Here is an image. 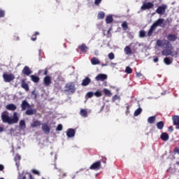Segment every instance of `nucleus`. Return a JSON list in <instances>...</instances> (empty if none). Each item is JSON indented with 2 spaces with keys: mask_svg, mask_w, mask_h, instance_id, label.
<instances>
[{
  "mask_svg": "<svg viewBox=\"0 0 179 179\" xmlns=\"http://www.w3.org/2000/svg\"><path fill=\"white\" fill-rule=\"evenodd\" d=\"M6 114H8V112L6 111L1 113V120L3 122L7 123L9 125H12V124H17V122H19V116H17V113H13V118Z\"/></svg>",
  "mask_w": 179,
  "mask_h": 179,
  "instance_id": "f257e3e1",
  "label": "nucleus"
},
{
  "mask_svg": "<svg viewBox=\"0 0 179 179\" xmlns=\"http://www.w3.org/2000/svg\"><path fill=\"white\" fill-rule=\"evenodd\" d=\"M66 93H71V94H73L75 92H76V87H75V83H69L66 84L65 85V90Z\"/></svg>",
  "mask_w": 179,
  "mask_h": 179,
  "instance_id": "f03ea898",
  "label": "nucleus"
},
{
  "mask_svg": "<svg viewBox=\"0 0 179 179\" xmlns=\"http://www.w3.org/2000/svg\"><path fill=\"white\" fill-rule=\"evenodd\" d=\"M3 79L6 83H9L12 82V80H15V75L12 73L8 74L6 73H4L3 74Z\"/></svg>",
  "mask_w": 179,
  "mask_h": 179,
  "instance_id": "7ed1b4c3",
  "label": "nucleus"
},
{
  "mask_svg": "<svg viewBox=\"0 0 179 179\" xmlns=\"http://www.w3.org/2000/svg\"><path fill=\"white\" fill-rule=\"evenodd\" d=\"M152 26H154L156 29L157 27H166V24L164 23V19L163 18H159L153 24Z\"/></svg>",
  "mask_w": 179,
  "mask_h": 179,
  "instance_id": "20e7f679",
  "label": "nucleus"
},
{
  "mask_svg": "<svg viewBox=\"0 0 179 179\" xmlns=\"http://www.w3.org/2000/svg\"><path fill=\"white\" fill-rule=\"evenodd\" d=\"M166 10H167V5L164 4L162 6H158L155 12L158 15H164L166 13Z\"/></svg>",
  "mask_w": 179,
  "mask_h": 179,
  "instance_id": "39448f33",
  "label": "nucleus"
},
{
  "mask_svg": "<svg viewBox=\"0 0 179 179\" xmlns=\"http://www.w3.org/2000/svg\"><path fill=\"white\" fill-rule=\"evenodd\" d=\"M155 8V4L152 2L144 3L141 9V10H147V9H153Z\"/></svg>",
  "mask_w": 179,
  "mask_h": 179,
  "instance_id": "423d86ee",
  "label": "nucleus"
},
{
  "mask_svg": "<svg viewBox=\"0 0 179 179\" xmlns=\"http://www.w3.org/2000/svg\"><path fill=\"white\" fill-rule=\"evenodd\" d=\"M90 169V170H100V169H101V161H97L96 162L92 164Z\"/></svg>",
  "mask_w": 179,
  "mask_h": 179,
  "instance_id": "0eeeda50",
  "label": "nucleus"
},
{
  "mask_svg": "<svg viewBox=\"0 0 179 179\" xmlns=\"http://www.w3.org/2000/svg\"><path fill=\"white\" fill-rule=\"evenodd\" d=\"M89 50V48L86 45V44L83 43L82 45H79L78 49L76 50L77 52H79V50L80 52H87V50Z\"/></svg>",
  "mask_w": 179,
  "mask_h": 179,
  "instance_id": "6e6552de",
  "label": "nucleus"
},
{
  "mask_svg": "<svg viewBox=\"0 0 179 179\" xmlns=\"http://www.w3.org/2000/svg\"><path fill=\"white\" fill-rule=\"evenodd\" d=\"M31 107V106H30V103H29L27 101L24 100L22 101V103H21L22 111H24L27 108H30Z\"/></svg>",
  "mask_w": 179,
  "mask_h": 179,
  "instance_id": "1a4fd4ad",
  "label": "nucleus"
},
{
  "mask_svg": "<svg viewBox=\"0 0 179 179\" xmlns=\"http://www.w3.org/2000/svg\"><path fill=\"white\" fill-rule=\"evenodd\" d=\"M172 120L173 125L176 127V129H179V115H173L172 117Z\"/></svg>",
  "mask_w": 179,
  "mask_h": 179,
  "instance_id": "9d476101",
  "label": "nucleus"
},
{
  "mask_svg": "<svg viewBox=\"0 0 179 179\" xmlns=\"http://www.w3.org/2000/svg\"><path fill=\"white\" fill-rule=\"evenodd\" d=\"M42 131H43L44 134L48 135V134H50L51 128H50V126L48 124L43 123L42 124Z\"/></svg>",
  "mask_w": 179,
  "mask_h": 179,
  "instance_id": "9b49d317",
  "label": "nucleus"
},
{
  "mask_svg": "<svg viewBox=\"0 0 179 179\" xmlns=\"http://www.w3.org/2000/svg\"><path fill=\"white\" fill-rule=\"evenodd\" d=\"M106 79H107V75L103 73L99 74L96 77H95V80L98 82H104Z\"/></svg>",
  "mask_w": 179,
  "mask_h": 179,
  "instance_id": "f8f14e48",
  "label": "nucleus"
},
{
  "mask_svg": "<svg viewBox=\"0 0 179 179\" xmlns=\"http://www.w3.org/2000/svg\"><path fill=\"white\" fill-rule=\"evenodd\" d=\"M25 114L26 115H36L37 114V110L36 108L27 109Z\"/></svg>",
  "mask_w": 179,
  "mask_h": 179,
  "instance_id": "ddd939ff",
  "label": "nucleus"
},
{
  "mask_svg": "<svg viewBox=\"0 0 179 179\" xmlns=\"http://www.w3.org/2000/svg\"><path fill=\"white\" fill-rule=\"evenodd\" d=\"M177 38H178V37H177V35H176V34H169L167 35L168 41H172L173 43H174V41H176L177 40Z\"/></svg>",
  "mask_w": 179,
  "mask_h": 179,
  "instance_id": "4468645a",
  "label": "nucleus"
},
{
  "mask_svg": "<svg viewBox=\"0 0 179 179\" xmlns=\"http://www.w3.org/2000/svg\"><path fill=\"white\" fill-rule=\"evenodd\" d=\"M75 134H76V131L73 129H69L66 131V136L68 138H73V136H75Z\"/></svg>",
  "mask_w": 179,
  "mask_h": 179,
  "instance_id": "2eb2a0df",
  "label": "nucleus"
},
{
  "mask_svg": "<svg viewBox=\"0 0 179 179\" xmlns=\"http://www.w3.org/2000/svg\"><path fill=\"white\" fill-rule=\"evenodd\" d=\"M22 73L27 76H29V75H31V70H30L29 66H25L22 70Z\"/></svg>",
  "mask_w": 179,
  "mask_h": 179,
  "instance_id": "dca6fc26",
  "label": "nucleus"
},
{
  "mask_svg": "<svg viewBox=\"0 0 179 179\" xmlns=\"http://www.w3.org/2000/svg\"><path fill=\"white\" fill-rule=\"evenodd\" d=\"M6 108L9 111H15L16 108H17V106H16V105H15L14 103H9L6 106Z\"/></svg>",
  "mask_w": 179,
  "mask_h": 179,
  "instance_id": "f3484780",
  "label": "nucleus"
},
{
  "mask_svg": "<svg viewBox=\"0 0 179 179\" xmlns=\"http://www.w3.org/2000/svg\"><path fill=\"white\" fill-rule=\"evenodd\" d=\"M21 87L24 89L26 92H29V84L27 83L24 79L21 80Z\"/></svg>",
  "mask_w": 179,
  "mask_h": 179,
  "instance_id": "a211bd4d",
  "label": "nucleus"
},
{
  "mask_svg": "<svg viewBox=\"0 0 179 179\" xmlns=\"http://www.w3.org/2000/svg\"><path fill=\"white\" fill-rule=\"evenodd\" d=\"M43 83L45 86H50V84L51 83V77L50 76H46L43 78Z\"/></svg>",
  "mask_w": 179,
  "mask_h": 179,
  "instance_id": "6ab92c4d",
  "label": "nucleus"
},
{
  "mask_svg": "<svg viewBox=\"0 0 179 179\" xmlns=\"http://www.w3.org/2000/svg\"><path fill=\"white\" fill-rule=\"evenodd\" d=\"M22 159V157L19 154H17L14 158V160L15 162V164L17 167H19V165L20 164V160Z\"/></svg>",
  "mask_w": 179,
  "mask_h": 179,
  "instance_id": "aec40b11",
  "label": "nucleus"
},
{
  "mask_svg": "<svg viewBox=\"0 0 179 179\" xmlns=\"http://www.w3.org/2000/svg\"><path fill=\"white\" fill-rule=\"evenodd\" d=\"M90 82H92V80H90L89 77H86L84 80H83L81 85L82 86H87L90 84Z\"/></svg>",
  "mask_w": 179,
  "mask_h": 179,
  "instance_id": "412c9836",
  "label": "nucleus"
},
{
  "mask_svg": "<svg viewBox=\"0 0 179 179\" xmlns=\"http://www.w3.org/2000/svg\"><path fill=\"white\" fill-rule=\"evenodd\" d=\"M162 141H164V142H166L170 138L169 136V134L167 133H162L161 136H160Z\"/></svg>",
  "mask_w": 179,
  "mask_h": 179,
  "instance_id": "4be33fe9",
  "label": "nucleus"
},
{
  "mask_svg": "<svg viewBox=\"0 0 179 179\" xmlns=\"http://www.w3.org/2000/svg\"><path fill=\"white\" fill-rule=\"evenodd\" d=\"M156 30V28L153 24L151 25L150 29L148 31V36L152 37V35L153 34V32Z\"/></svg>",
  "mask_w": 179,
  "mask_h": 179,
  "instance_id": "5701e85b",
  "label": "nucleus"
},
{
  "mask_svg": "<svg viewBox=\"0 0 179 179\" xmlns=\"http://www.w3.org/2000/svg\"><path fill=\"white\" fill-rule=\"evenodd\" d=\"M92 65H99L100 64V60L97 57H92L91 59Z\"/></svg>",
  "mask_w": 179,
  "mask_h": 179,
  "instance_id": "b1692460",
  "label": "nucleus"
},
{
  "mask_svg": "<svg viewBox=\"0 0 179 179\" xmlns=\"http://www.w3.org/2000/svg\"><path fill=\"white\" fill-rule=\"evenodd\" d=\"M30 78L34 83H38V82H40V78L37 76L31 75L30 76Z\"/></svg>",
  "mask_w": 179,
  "mask_h": 179,
  "instance_id": "393cba45",
  "label": "nucleus"
},
{
  "mask_svg": "<svg viewBox=\"0 0 179 179\" xmlns=\"http://www.w3.org/2000/svg\"><path fill=\"white\" fill-rule=\"evenodd\" d=\"M124 53L126 55H131L132 54V50H131V47L126 46L124 48Z\"/></svg>",
  "mask_w": 179,
  "mask_h": 179,
  "instance_id": "a878e982",
  "label": "nucleus"
},
{
  "mask_svg": "<svg viewBox=\"0 0 179 179\" xmlns=\"http://www.w3.org/2000/svg\"><path fill=\"white\" fill-rule=\"evenodd\" d=\"M40 125H41V122L36 120L31 124V128H37V127H40Z\"/></svg>",
  "mask_w": 179,
  "mask_h": 179,
  "instance_id": "bb28decb",
  "label": "nucleus"
},
{
  "mask_svg": "<svg viewBox=\"0 0 179 179\" xmlns=\"http://www.w3.org/2000/svg\"><path fill=\"white\" fill-rule=\"evenodd\" d=\"M80 115L83 117V118H86L87 117V110L85 109H81L80 111Z\"/></svg>",
  "mask_w": 179,
  "mask_h": 179,
  "instance_id": "cd10ccee",
  "label": "nucleus"
},
{
  "mask_svg": "<svg viewBox=\"0 0 179 179\" xmlns=\"http://www.w3.org/2000/svg\"><path fill=\"white\" fill-rule=\"evenodd\" d=\"M106 22L108 24H110V23H113V22H114V19L113 18V16L107 15L106 18Z\"/></svg>",
  "mask_w": 179,
  "mask_h": 179,
  "instance_id": "c85d7f7f",
  "label": "nucleus"
},
{
  "mask_svg": "<svg viewBox=\"0 0 179 179\" xmlns=\"http://www.w3.org/2000/svg\"><path fill=\"white\" fill-rule=\"evenodd\" d=\"M157 128L158 129H163L164 128V122L160 121L157 123Z\"/></svg>",
  "mask_w": 179,
  "mask_h": 179,
  "instance_id": "c756f323",
  "label": "nucleus"
},
{
  "mask_svg": "<svg viewBox=\"0 0 179 179\" xmlns=\"http://www.w3.org/2000/svg\"><path fill=\"white\" fill-rule=\"evenodd\" d=\"M155 121H156V116H151L148 118V124H155Z\"/></svg>",
  "mask_w": 179,
  "mask_h": 179,
  "instance_id": "7c9ffc66",
  "label": "nucleus"
},
{
  "mask_svg": "<svg viewBox=\"0 0 179 179\" xmlns=\"http://www.w3.org/2000/svg\"><path fill=\"white\" fill-rule=\"evenodd\" d=\"M19 127L20 128V129H26V122L24 120H20Z\"/></svg>",
  "mask_w": 179,
  "mask_h": 179,
  "instance_id": "2f4dec72",
  "label": "nucleus"
},
{
  "mask_svg": "<svg viewBox=\"0 0 179 179\" xmlns=\"http://www.w3.org/2000/svg\"><path fill=\"white\" fill-rule=\"evenodd\" d=\"M162 55H165L166 57L169 55H171L172 52L170 50H165L162 52Z\"/></svg>",
  "mask_w": 179,
  "mask_h": 179,
  "instance_id": "473e14b6",
  "label": "nucleus"
},
{
  "mask_svg": "<svg viewBox=\"0 0 179 179\" xmlns=\"http://www.w3.org/2000/svg\"><path fill=\"white\" fill-rule=\"evenodd\" d=\"M164 64H166V65H171V64H172L173 61H171V59H170V57H165L164 59Z\"/></svg>",
  "mask_w": 179,
  "mask_h": 179,
  "instance_id": "72a5a7b5",
  "label": "nucleus"
},
{
  "mask_svg": "<svg viewBox=\"0 0 179 179\" xmlns=\"http://www.w3.org/2000/svg\"><path fill=\"white\" fill-rule=\"evenodd\" d=\"M142 113V108H138L137 110L134 111V117H138V115H140V114Z\"/></svg>",
  "mask_w": 179,
  "mask_h": 179,
  "instance_id": "f704fd0d",
  "label": "nucleus"
},
{
  "mask_svg": "<svg viewBox=\"0 0 179 179\" xmlns=\"http://www.w3.org/2000/svg\"><path fill=\"white\" fill-rule=\"evenodd\" d=\"M103 93L106 96H108V97H110L111 96V91L108 90L107 88L103 89Z\"/></svg>",
  "mask_w": 179,
  "mask_h": 179,
  "instance_id": "c9c22d12",
  "label": "nucleus"
},
{
  "mask_svg": "<svg viewBox=\"0 0 179 179\" xmlns=\"http://www.w3.org/2000/svg\"><path fill=\"white\" fill-rule=\"evenodd\" d=\"M40 33L38 31H36L34 35H32L31 40L32 41H36L37 40V36H38Z\"/></svg>",
  "mask_w": 179,
  "mask_h": 179,
  "instance_id": "e433bc0d",
  "label": "nucleus"
},
{
  "mask_svg": "<svg viewBox=\"0 0 179 179\" xmlns=\"http://www.w3.org/2000/svg\"><path fill=\"white\" fill-rule=\"evenodd\" d=\"M139 37L141 38H143L144 37H146V31L141 30L139 31Z\"/></svg>",
  "mask_w": 179,
  "mask_h": 179,
  "instance_id": "4c0bfd02",
  "label": "nucleus"
},
{
  "mask_svg": "<svg viewBox=\"0 0 179 179\" xmlns=\"http://www.w3.org/2000/svg\"><path fill=\"white\" fill-rule=\"evenodd\" d=\"M94 96H96V97H101L103 94L101 93V91L97 90L94 93Z\"/></svg>",
  "mask_w": 179,
  "mask_h": 179,
  "instance_id": "58836bf2",
  "label": "nucleus"
},
{
  "mask_svg": "<svg viewBox=\"0 0 179 179\" xmlns=\"http://www.w3.org/2000/svg\"><path fill=\"white\" fill-rule=\"evenodd\" d=\"M106 16V13L103 11H100L98 13V19H103Z\"/></svg>",
  "mask_w": 179,
  "mask_h": 179,
  "instance_id": "ea45409f",
  "label": "nucleus"
},
{
  "mask_svg": "<svg viewBox=\"0 0 179 179\" xmlns=\"http://www.w3.org/2000/svg\"><path fill=\"white\" fill-rule=\"evenodd\" d=\"M122 27L123 30H128V23H127V22H124L122 24Z\"/></svg>",
  "mask_w": 179,
  "mask_h": 179,
  "instance_id": "a19ab883",
  "label": "nucleus"
},
{
  "mask_svg": "<svg viewBox=\"0 0 179 179\" xmlns=\"http://www.w3.org/2000/svg\"><path fill=\"white\" fill-rule=\"evenodd\" d=\"M125 72H126V73H128V74L132 73L131 68L129 66H127L126 69H125Z\"/></svg>",
  "mask_w": 179,
  "mask_h": 179,
  "instance_id": "79ce46f5",
  "label": "nucleus"
},
{
  "mask_svg": "<svg viewBox=\"0 0 179 179\" xmlns=\"http://www.w3.org/2000/svg\"><path fill=\"white\" fill-rule=\"evenodd\" d=\"M108 57L110 60H113V59H114V58H115V56L114 55V53H113V52L109 53Z\"/></svg>",
  "mask_w": 179,
  "mask_h": 179,
  "instance_id": "37998d69",
  "label": "nucleus"
},
{
  "mask_svg": "<svg viewBox=\"0 0 179 179\" xmlns=\"http://www.w3.org/2000/svg\"><path fill=\"white\" fill-rule=\"evenodd\" d=\"M93 96H94V93H93L92 92H89L87 93V96L88 97V99H92V97H93Z\"/></svg>",
  "mask_w": 179,
  "mask_h": 179,
  "instance_id": "c03bdc74",
  "label": "nucleus"
},
{
  "mask_svg": "<svg viewBox=\"0 0 179 179\" xmlns=\"http://www.w3.org/2000/svg\"><path fill=\"white\" fill-rule=\"evenodd\" d=\"M101 1L103 0H94L95 6H100V4L101 3Z\"/></svg>",
  "mask_w": 179,
  "mask_h": 179,
  "instance_id": "a18cd8bd",
  "label": "nucleus"
},
{
  "mask_svg": "<svg viewBox=\"0 0 179 179\" xmlns=\"http://www.w3.org/2000/svg\"><path fill=\"white\" fill-rule=\"evenodd\" d=\"M31 172L33 173V174H35L36 176H41L40 171H38L36 169H32Z\"/></svg>",
  "mask_w": 179,
  "mask_h": 179,
  "instance_id": "49530a36",
  "label": "nucleus"
},
{
  "mask_svg": "<svg viewBox=\"0 0 179 179\" xmlns=\"http://www.w3.org/2000/svg\"><path fill=\"white\" fill-rule=\"evenodd\" d=\"M0 17H5V10L0 8Z\"/></svg>",
  "mask_w": 179,
  "mask_h": 179,
  "instance_id": "de8ad7c7",
  "label": "nucleus"
},
{
  "mask_svg": "<svg viewBox=\"0 0 179 179\" xmlns=\"http://www.w3.org/2000/svg\"><path fill=\"white\" fill-rule=\"evenodd\" d=\"M157 45L158 47H162V45H163V41L160 40L157 41Z\"/></svg>",
  "mask_w": 179,
  "mask_h": 179,
  "instance_id": "09e8293b",
  "label": "nucleus"
},
{
  "mask_svg": "<svg viewBox=\"0 0 179 179\" xmlns=\"http://www.w3.org/2000/svg\"><path fill=\"white\" fill-rule=\"evenodd\" d=\"M120 99V96L118 95H115L113 98L112 100L113 101H115L116 100H118Z\"/></svg>",
  "mask_w": 179,
  "mask_h": 179,
  "instance_id": "8fccbe9b",
  "label": "nucleus"
},
{
  "mask_svg": "<svg viewBox=\"0 0 179 179\" xmlns=\"http://www.w3.org/2000/svg\"><path fill=\"white\" fill-rule=\"evenodd\" d=\"M57 131H62V124L57 125Z\"/></svg>",
  "mask_w": 179,
  "mask_h": 179,
  "instance_id": "3c124183",
  "label": "nucleus"
},
{
  "mask_svg": "<svg viewBox=\"0 0 179 179\" xmlns=\"http://www.w3.org/2000/svg\"><path fill=\"white\" fill-rule=\"evenodd\" d=\"M13 40L14 41H19L20 40V38L17 36H14Z\"/></svg>",
  "mask_w": 179,
  "mask_h": 179,
  "instance_id": "603ef678",
  "label": "nucleus"
},
{
  "mask_svg": "<svg viewBox=\"0 0 179 179\" xmlns=\"http://www.w3.org/2000/svg\"><path fill=\"white\" fill-rule=\"evenodd\" d=\"M173 131H174V128L173 127V126H171L169 127V132H173Z\"/></svg>",
  "mask_w": 179,
  "mask_h": 179,
  "instance_id": "864d4df0",
  "label": "nucleus"
},
{
  "mask_svg": "<svg viewBox=\"0 0 179 179\" xmlns=\"http://www.w3.org/2000/svg\"><path fill=\"white\" fill-rule=\"evenodd\" d=\"M167 44H168V48H169V50H173V47L171 46V44H170V42L167 41Z\"/></svg>",
  "mask_w": 179,
  "mask_h": 179,
  "instance_id": "5fc2aeb1",
  "label": "nucleus"
},
{
  "mask_svg": "<svg viewBox=\"0 0 179 179\" xmlns=\"http://www.w3.org/2000/svg\"><path fill=\"white\" fill-rule=\"evenodd\" d=\"M153 62H159V57H155L154 59H153Z\"/></svg>",
  "mask_w": 179,
  "mask_h": 179,
  "instance_id": "6e6d98bb",
  "label": "nucleus"
},
{
  "mask_svg": "<svg viewBox=\"0 0 179 179\" xmlns=\"http://www.w3.org/2000/svg\"><path fill=\"white\" fill-rule=\"evenodd\" d=\"M174 152L175 153H178V155H179V148H174Z\"/></svg>",
  "mask_w": 179,
  "mask_h": 179,
  "instance_id": "4d7b16f0",
  "label": "nucleus"
},
{
  "mask_svg": "<svg viewBox=\"0 0 179 179\" xmlns=\"http://www.w3.org/2000/svg\"><path fill=\"white\" fill-rule=\"evenodd\" d=\"M43 75H45V76L48 75V70L47 69H45L44 70Z\"/></svg>",
  "mask_w": 179,
  "mask_h": 179,
  "instance_id": "13d9d810",
  "label": "nucleus"
},
{
  "mask_svg": "<svg viewBox=\"0 0 179 179\" xmlns=\"http://www.w3.org/2000/svg\"><path fill=\"white\" fill-rule=\"evenodd\" d=\"M5 169V166L3 165L0 164V171H3V169Z\"/></svg>",
  "mask_w": 179,
  "mask_h": 179,
  "instance_id": "bf43d9fd",
  "label": "nucleus"
},
{
  "mask_svg": "<svg viewBox=\"0 0 179 179\" xmlns=\"http://www.w3.org/2000/svg\"><path fill=\"white\" fill-rule=\"evenodd\" d=\"M126 114L127 115H128V114H129V106H127V110H126Z\"/></svg>",
  "mask_w": 179,
  "mask_h": 179,
  "instance_id": "052dcab7",
  "label": "nucleus"
},
{
  "mask_svg": "<svg viewBox=\"0 0 179 179\" xmlns=\"http://www.w3.org/2000/svg\"><path fill=\"white\" fill-rule=\"evenodd\" d=\"M29 179H34V178H33V175H31V173H29Z\"/></svg>",
  "mask_w": 179,
  "mask_h": 179,
  "instance_id": "680f3d73",
  "label": "nucleus"
},
{
  "mask_svg": "<svg viewBox=\"0 0 179 179\" xmlns=\"http://www.w3.org/2000/svg\"><path fill=\"white\" fill-rule=\"evenodd\" d=\"M18 179H26V176H20Z\"/></svg>",
  "mask_w": 179,
  "mask_h": 179,
  "instance_id": "e2e57ef3",
  "label": "nucleus"
},
{
  "mask_svg": "<svg viewBox=\"0 0 179 179\" xmlns=\"http://www.w3.org/2000/svg\"><path fill=\"white\" fill-rule=\"evenodd\" d=\"M0 132H3V127H0Z\"/></svg>",
  "mask_w": 179,
  "mask_h": 179,
  "instance_id": "0e129e2a",
  "label": "nucleus"
},
{
  "mask_svg": "<svg viewBox=\"0 0 179 179\" xmlns=\"http://www.w3.org/2000/svg\"><path fill=\"white\" fill-rule=\"evenodd\" d=\"M101 66H107V64H102Z\"/></svg>",
  "mask_w": 179,
  "mask_h": 179,
  "instance_id": "69168bd1",
  "label": "nucleus"
},
{
  "mask_svg": "<svg viewBox=\"0 0 179 179\" xmlns=\"http://www.w3.org/2000/svg\"><path fill=\"white\" fill-rule=\"evenodd\" d=\"M104 109V106H101V111Z\"/></svg>",
  "mask_w": 179,
  "mask_h": 179,
  "instance_id": "338daca9",
  "label": "nucleus"
},
{
  "mask_svg": "<svg viewBox=\"0 0 179 179\" xmlns=\"http://www.w3.org/2000/svg\"><path fill=\"white\" fill-rule=\"evenodd\" d=\"M12 152H13V153H15V150H14V148H13V146Z\"/></svg>",
  "mask_w": 179,
  "mask_h": 179,
  "instance_id": "774afa93",
  "label": "nucleus"
}]
</instances>
